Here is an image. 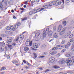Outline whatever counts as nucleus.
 I'll list each match as a JSON object with an SVG mask.
<instances>
[{"label":"nucleus","instance_id":"nucleus-1","mask_svg":"<svg viewBox=\"0 0 74 74\" xmlns=\"http://www.w3.org/2000/svg\"><path fill=\"white\" fill-rule=\"evenodd\" d=\"M49 32V28H47L46 29H44L43 35L40 36V38L41 40H43L46 37V34H48Z\"/></svg>","mask_w":74,"mask_h":74},{"label":"nucleus","instance_id":"nucleus-2","mask_svg":"<svg viewBox=\"0 0 74 74\" xmlns=\"http://www.w3.org/2000/svg\"><path fill=\"white\" fill-rule=\"evenodd\" d=\"M69 59V58L67 59L66 61V62L67 63L68 66H72L73 65V61Z\"/></svg>","mask_w":74,"mask_h":74},{"label":"nucleus","instance_id":"nucleus-3","mask_svg":"<svg viewBox=\"0 0 74 74\" xmlns=\"http://www.w3.org/2000/svg\"><path fill=\"white\" fill-rule=\"evenodd\" d=\"M32 41H31L30 42V40H29V39H27L25 43L26 46H32Z\"/></svg>","mask_w":74,"mask_h":74},{"label":"nucleus","instance_id":"nucleus-4","mask_svg":"<svg viewBox=\"0 0 74 74\" xmlns=\"http://www.w3.org/2000/svg\"><path fill=\"white\" fill-rule=\"evenodd\" d=\"M21 25V23L18 22L15 25V26H14V27L12 28L13 29H12V30H13V31H14V29L16 30V29L18 27V26H20Z\"/></svg>","mask_w":74,"mask_h":74},{"label":"nucleus","instance_id":"nucleus-5","mask_svg":"<svg viewBox=\"0 0 74 74\" xmlns=\"http://www.w3.org/2000/svg\"><path fill=\"white\" fill-rule=\"evenodd\" d=\"M40 32H38L35 35V37L36 38H37L36 39V41H39V40H40V39H38V40H37V39L38 38V36H40Z\"/></svg>","mask_w":74,"mask_h":74},{"label":"nucleus","instance_id":"nucleus-6","mask_svg":"<svg viewBox=\"0 0 74 74\" xmlns=\"http://www.w3.org/2000/svg\"><path fill=\"white\" fill-rule=\"evenodd\" d=\"M54 58H51L49 59V61L50 63H53L54 62Z\"/></svg>","mask_w":74,"mask_h":74},{"label":"nucleus","instance_id":"nucleus-7","mask_svg":"<svg viewBox=\"0 0 74 74\" xmlns=\"http://www.w3.org/2000/svg\"><path fill=\"white\" fill-rule=\"evenodd\" d=\"M52 33H53L52 31L51 30L49 31V32L48 34V36L49 37H51V36H52Z\"/></svg>","mask_w":74,"mask_h":74},{"label":"nucleus","instance_id":"nucleus-8","mask_svg":"<svg viewBox=\"0 0 74 74\" xmlns=\"http://www.w3.org/2000/svg\"><path fill=\"white\" fill-rule=\"evenodd\" d=\"M51 3L53 5H56V6H57V1H53L51 2Z\"/></svg>","mask_w":74,"mask_h":74},{"label":"nucleus","instance_id":"nucleus-9","mask_svg":"<svg viewBox=\"0 0 74 74\" xmlns=\"http://www.w3.org/2000/svg\"><path fill=\"white\" fill-rule=\"evenodd\" d=\"M34 48H38V45L37 44L34 43L33 44Z\"/></svg>","mask_w":74,"mask_h":74},{"label":"nucleus","instance_id":"nucleus-10","mask_svg":"<svg viewBox=\"0 0 74 74\" xmlns=\"http://www.w3.org/2000/svg\"><path fill=\"white\" fill-rule=\"evenodd\" d=\"M7 42L9 44H10L11 42H12V39L11 38H10V39L7 41Z\"/></svg>","mask_w":74,"mask_h":74},{"label":"nucleus","instance_id":"nucleus-11","mask_svg":"<svg viewBox=\"0 0 74 74\" xmlns=\"http://www.w3.org/2000/svg\"><path fill=\"white\" fill-rule=\"evenodd\" d=\"M61 29H62V25H60L58 28V32H60Z\"/></svg>","mask_w":74,"mask_h":74},{"label":"nucleus","instance_id":"nucleus-12","mask_svg":"<svg viewBox=\"0 0 74 74\" xmlns=\"http://www.w3.org/2000/svg\"><path fill=\"white\" fill-rule=\"evenodd\" d=\"M57 6H58V5H60L61 4H62V2L61 1H59V0H57Z\"/></svg>","mask_w":74,"mask_h":74},{"label":"nucleus","instance_id":"nucleus-13","mask_svg":"<svg viewBox=\"0 0 74 74\" xmlns=\"http://www.w3.org/2000/svg\"><path fill=\"white\" fill-rule=\"evenodd\" d=\"M71 51L72 52H74V42L73 44L72 48H71Z\"/></svg>","mask_w":74,"mask_h":74},{"label":"nucleus","instance_id":"nucleus-14","mask_svg":"<svg viewBox=\"0 0 74 74\" xmlns=\"http://www.w3.org/2000/svg\"><path fill=\"white\" fill-rule=\"evenodd\" d=\"M49 53L50 54H51V55H54V54L56 53V52L55 51H51Z\"/></svg>","mask_w":74,"mask_h":74},{"label":"nucleus","instance_id":"nucleus-15","mask_svg":"<svg viewBox=\"0 0 74 74\" xmlns=\"http://www.w3.org/2000/svg\"><path fill=\"white\" fill-rule=\"evenodd\" d=\"M29 48L27 47H24V51H26V52H27V51H29Z\"/></svg>","mask_w":74,"mask_h":74},{"label":"nucleus","instance_id":"nucleus-16","mask_svg":"<svg viewBox=\"0 0 74 74\" xmlns=\"http://www.w3.org/2000/svg\"><path fill=\"white\" fill-rule=\"evenodd\" d=\"M53 37L55 38H57L58 37V34L57 33H55L53 34Z\"/></svg>","mask_w":74,"mask_h":74},{"label":"nucleus","instance_id":"nucleus-17","mask_svg":"<svg viewBox=\"0 0 74 74\" xmlns=\"http://www.w3.org/2000/svg\"><path fill=\"white\" fill-rule=\"evenodd\" d=\"M64 32H65V30H63L61 32H60V35H62V34H63L64 33Z\"/></svg>","mask_w":74,"mask_h":74},{"label":"nucleus","instance_id":"nucleus-18","mask_svg":"<svg viewBox=\"0 0 74 74\" xmlns=\"http://www.w3.org/2000/svg\"><path fill=\"white\" fill-rule=\"evenodd\" d=\"M58 62L60 64H62L64 63V61L63 60L59 61Z\"/></svg>","mask_w":74,"mask_h":74},{"label":"nucleus","instance_id":"nucleus-19","mask_svg":"<svg viewBox=\"0 0 74 74\" xmlns=\"http://www.w3.org/2000/svg\"><path fill=\"white\" fill-rule=\"evenodd\" d=\"M62 24L64 25V26H66V21H63Z\"/></svg>","mask_w":74,"mask_h":74},{"label":"nucleus","instance_id":"nucleus-20","mask_svg":"<svg viewBox=\"0 0 74 74\" xmlns=\"http://www.w3.org/2000/svg\"><path fill=\"white\" fill-rule=\"evenodd\" d=\"M11 28L10 27V26H8L6 27V30H10Z\"/></svg>","mask_w":74,"mask_h":74},{"label":"nucleus","instance_id":"nucleus-21","mask_svg":"<svg viewBox=\"0 0 74 74\" xmlns=\"http://www.w3.org/2000/svg\"><path fill=\"white\" fill-rule=\"evenodd\" d=\"M0 9L1 10H3V6L0 3Z\"/></svg>","mask_w":74,"mask_h":74},{"label":"nucleus","instance_id":"nucleus-22","mask_svg":"<svg viewBox=\"0 0 74 74\" xmlns=\"http://www.w3.org/2000/svg\"><path fill=\"white\" fill-rule=\"evenodd\" d=\"M66 73H68L69 74H73V73H73V72L72 71H67V72H66Z\"/></svg>","mask_w":74,"mask_h":74},{"label":"nucleus","instance_id":"nucleus-23","mask_svg":"<svg viewBox=\"0 0 74 74\" xmlns=\"http://www.w3.org/2000/svg\"><path fill=\"white\" fill-rule=\"evenodd\" d=\"M53 67L54 69H59L60 68L58 66H54Z\"/></svg>","mask_w":74,"mask_h":74},{"label":"nucleus","instance_id":"nucleus-24","mask_svg":"<svg viewBox=\"0 0 74 74\" xmlns=\"http://www.w3.org/2000/svg\"><path fill=\"white\" fill-rule=\"evenodd\" d=\"M32 12H34V14H36V13H37V10L34 9L33 10Z\"/></svg>","mask_w":74,"mask_h":74},{"label":"nucleus","instance_id":"nucleus-25","mask_svg":"<svg viewBox=\"0 0 74 74\" xmlns=\"http://www.w3.org/2000/svg\"><path fill=\"white\" fill-rule=\"evenodd\" d=\"M65 56H66V57H69L70 56V55L69 54H66L65 55Z\"/></svg>","mask_w":74,"mask_h":74},{"label":"nucleus","instance_id":"nucleus-26","mask_svg":"<svg viewBox=\"0 0 74 74\" xmlns=\"http://www.w3.org/2000/svg\"><path fill=\"white\" fill-rule=\"evenodd\" d=\"M43 7H45V9L47 8H48V5H46L45 6H44Z\"/></svg>","mask_w":74,"mask_h":74},{"label":"nucleus","instance_id":"nucleus-27","mask_svg":"<svg viewBox=\"0 0 74 74\" xmlns=\"http://www.w3.org/2000/svg\"><path fill=\"white\" fill-rule=\"evenodd\" d=\"M6 69V68L4 67H2L1 69V71H2V70H5Z\"/></svg>","mask_w":74,"mask_h":74},{"label":"nucleus","instance_id":"nucleus-28","mask_svg":"<svg viewBox=\"0 0 74 74\" xmlns=\"http://www.w3.org/2000/svg\"><path fill=\"white\" fill-rule=\"evenodd\" d=\"M74 41V38H72V39H71L70 40V41L71 42H73V41Z\"/></svg>","mask_w":74,"mask_h":74},{"label":"nucleus","instance_id":"nucleus-29","mask_svg":"<svg viewBox=\"0 0 74 74\" xmlns=\"http://www.w3.org/2000/svg\"><path fill=\"white\" fill-rule=\"evenodd\" d=\"M57 48H56V47H54V48H53L52 50H53V51H56V50H57Z\"/></svg>","mask_w":74,"mask_h":74},{"label":"nucleus","instance_id":"nucleus-30","mask_svg":"<svg viewBox=\"0 0 74 74\" xmlns=\"http://www.w3.org/2000/svg\"><path fill=\"white\" fill-rule=\"evenodd\" d=\"M27 20V17H25L22 20V21H26Z\"/></svg>","mask_w":74,"mask_h":74},{"label":"nucleus","instance_id":"nucleus-31","mask_svg":"<svg viewBox=\"0 0 74 74\" xmlns=\"http://www.w3.org/2000/svg\"><path fill=\"white\" fill-rule=\"evenodd\" d=\"M27 20V17H25L22 20V21H26Z\"/></svg>","mask_w":74,"mask_h":74},{"label":"nucleus","instance_id":"nucleus-32","mask_svg":"<svg viewBox=\"0 0 74 74\" xmlns=\"http://www.w3.org/2000/svg\"><path fill=\"white\" fill-rule=\"evenodd\" d=\"M68 45H69V46H70L71 45V43L70 42H69L68 43Z\"/></svg>","mask_w":74,"mask_h":74},{"label":"nucleus","instance_id":"nucleus-33","mask_svg":"<svg viewBox=\"0 0 74 74\" xmlns=\"http://www.w3.org/2000/svg\"><path fill=\"white\" fill-rule=\"evenodd\" d=\"M36 11H37V12H39V11H41V9H40V8L38 9Z\"/></svg>","mask_w":74,"mask_h":74},{"label":"nucleus","instance_id":"nucleus-34","mask_svg":"<svg viewBox=\"0 0 74 74\" xmlns=\"http://www.w3.org/2000/svg\"><path fill=\"white\" fill-rule=\"evenodd\" d=\"M33 12H29V15H32L33 14Z\"/></svg>","mask_w":74,"mask_h":74},{"label":"nucleus","instance_id":"nucleus-35","mask_svg":"<svg viewBox=\"0 0 74 74\" xmlns=\"http://www.w3.org/2000/svg\"><path fill=\"white\" fill-rule=\"evenodd\" d=\"M62 44H64L65 43V40H62V42H61Z\"/></svg>","mask_w":74,"mask_h":74},{"label":"nucleus","instance_id":"nucleus-36","mask_svg":"<svg viewBox=\"0 0 74 74\" xmlns=\"http://www.w3.org/2000/svg\"><path fill=\"white\" fill-rule=\"evenodd\" d=\"M12 45L13 46H15L16 44L15 43H12Z\"/></svg>","mask_w":74,"mask_h":74},{"label":"nucleus","instance_id":"nucleus-37","mask_svg":"<svg viewBox=\"0 0 74 74\" xmlns=\"http://www.w3.org/2000/svg\"><path fill=\"white\" fill-rule=\"evenodd\" d=\"M8 46L9 47V48H11V47H12V45H8Z\"/></svg>","mask_w":74,"mask_h":74},{"label":"nucleus","instance_id":"nucleus-38","mask_svg":"<svg viewBox=\"0 0 74 74\" xmlns=\"http://www.w3.org/2000/svg\"><path fill=\"white\" fill-rule=\"evenodd\" d=\"M19 38L18 37L16 39V41H17V42H18V40H19Z\"/></svg>","mask_w":74,"mask_h":74},{"label":"nucleus","instance_id":"nucleus-39","mask_svg":"<svg viewBox=\"0 0 74 74\" xmlns=\"http://www.w3.org/2000/svg\"><path fill=\"white\" fill-rule=\"evenodd\" d=\"M2 45V46H5V43L4 42L1 43Z\"/></svg>","mask_w":74,"mask_h":74},{"label":"nucleus","instance_id":"nucleus-40","mask_svg":"<svg viewBox=\"0 0 74 74\" xmlns=\"http://www.w3.org/2000/svg\"><path fill=\"white\" fill-rule=\"evenodd\" d=\"M73 36V35L71 34L69 36V38H72Z\"/></svg>","mask_w":74,"mask_h":74},{"label":"nucleus","instance_id":"nucleus-41","mask_svg":"<svg viewBox=\"0 0 74 74\" xmlns=\"http://www.w3.org/2000/svg\"><path fill=\"white\" fill-rule=\"evenodd\" d=\"M7 58L8 59H9L10 58V56L9 55H8L7 56Z\"/></svg>","mask_w":74,"mask_h":74},{"label":"nucleus","instance_id":"nucleus-42","mask_svg":"<svg viewBox=\"0 0 74 74\" xmlns=\"http://www.w3.org/2000/svg\"><path fill=\"white\" fill-rule=\"evenodd\" d=\"M66 51V49H64L61 51V52H65Z\"/></svg>","mask_w":74,"mask_h":74},{"label":"nucleus","instance_id":"nucleus-43","mask_svg":"<svg viewBox=\"0 0 74 74\" xmlns=\"http://www.w3.org/2000/svg\"><path fill=\"white\" fill-rule=\"evenodd\" d=\"M27 65H28V66H31V64H30L29 63V62H27Z\"/></svg>","mask_w":74,"mask_h":74},{"label":"nucleus","instance_id":"nucleus-44","mask_svg":"<svg viewBox=\"0 0 74 74\" xmlns=\"http://www.w3.org/2000/svg\"><path fill=\"white\" fill-rule=\"evenodd\" d=\"M4 1V0H0V3H2Z\"/></svg>","mask_w":74,"mask_h":74},{"label":"nucleus","instance_id":"nucleus-45","mask_svg":"<svg viewBox=\"0 0 74 74\" xmlns=\"http://www.w3.org/2000/svg\"><path fill=\"white\" fill-rule=\"evenodd\" d=\"M23 62L25 63V64H26V60H23Z\"/></svg>","mask_w":74,"mask_h":74},{"label":"nucleus","instance_id":"nucleus-46","mask_svg":"<svg viewBox=\"0 0 74 74\" xmlns=\"http://www.w3.org/2000/svg\"><path fill=\"white\" fill-rule=\"evenodd\" d=\"M47 71H49V70L48 69H47L46 71H45V73H47Z\"/></svg>","mask_w":74,"mask_h":74},{"label":"nucleus","instance_id":"nucleus-47","mask_svg":"<svg viewBox=\"0 0 74 74\" xmlns=\"http://www.w3.org/2000/svg\"><path fill=\"white\" fill-rule=\"evenodd\" d=\"M66 73H64L62 72H60L59 73V74H65Z\"/></svg>","mask_w":74,"mask_h":74},{"label":"nucleus","instance_id":"nucleus-48","mask_svg":"<svg viewBox=\"0 0 74 74\" xmlns=\"http://www.w3.org/2000/svg\"><path fill=\"white\" fill-rule=\"evenodd\" d=\"M1 51H4V48H3V47H1Z\"/></svg>","mask_w":74,"mask_h":74},{"label":"nucleus","instance_id":"nucleus-49","mask_svg":"<svg viewBox=\"0 0 74 74\" xmlns=\"http://www.w3.org/2000/svg\"><path fill=\"white\" fill-rule=\"evenodd\" d=\"M59 47H60V45H58L57 46H56V48H57V49H58V48H59Z\"/></svg>","mask_w":74,"mask_h":74},{"label":"nucleus","instance_id":"nucleus-50","mask_svg":"<svg viewBox=\"0 0 74 74\" xmlns=\"http://www.w3.org/2000/svg\"><path fill=\"white\" fill-rule=\"evenodd\" d=\"M65 48H66V49L68 48L69 46H68L65 45Z\"/></svg>","mask_w":74,"mask_h":74},{"label":"nucleus","instance_id":"nucleus-51","mask_svg":"<svg viewBox=\"0 0 74 74\" xmlns=\"http://www.w3.org/2000/svg\"><path fill=\"white\" fill-rule=\"evenodd\" d=\"M34 56L35 58H37V55H36V54H34Z\"/></svg>","mask_w":74,"mask_h":74},{"label":"nucleus","instance_id":"nucleus-52","mask_svg":"<svg viewBox=\"0 0 74 74\" xmlns=\"http://www.w3.org/2000/svg\"><path fill=\"white\" fill-rule=\"evenodd\" d=\"M56 29V27L54 26V30H55Z\"/></svg>","mask_w":74,"mask_h":74},{"label":"nucleus","instance_id":"nucleus-53","mask_svg":"<svg viewBox=\"0 0 74 74\" xmlns=\"http://www.w3.org/2000/svg\"><path fill=\"white\" fill-rule=\"evenodd\" d=\"M44 57H45V56H41L40 58H44Z\"/></svg>","mask_w":74,"mask_h":74},{"label":"nucleus","instance_id":"nucleus-54","mask_svg":"<svg viewBox=\"0 0 74 74\" xmlns=\"http://www.w3.org/2000/svg\"><path fill=\"white\" fill-rule=\"evenodd\" d=\"M20 36H21L23 38H24V35H20Z\"/></svg>","mask_w":74,"mask_h":74},{"label":"nucleus","instance_id":"nucleus-55","mask_svg":"<svg viewBox=\"0 0 74 74\" xmlns=\"http://www.w3.org/2000/svg\"><path fill=\"white\" fill-rule=\"evenodd\" d=\"M1 36H2V37H4L5 36V35H4V34H2Z\"/></svg>","mask_w":74,"mask_h":74},{"label":"nucleus","instance_id":"nucleus-56","mask_svg":"<svg viewBox=\"0 0 74 74\" xmlns=\"http://www.w3.org/2000/svg\"><path fill=\"white\" fill-rule=\"evenodd\" d=\"M64 47V45H62V46H61V48H63Z\"/></svg>","mask_w":74,"mask_h":74},{"label":"nucleus","instance_id":"nucleus-57","mask_svg":"<svg viewBox=\"0 0 74 74\" xmlns=\"http://www.w3.org/2000/svg\"><path fill=\"white\" fill-rule=\"evenodd\" d=\"M20 10H24V9L23 8H20Z\"/></svg>","mask_w":74,"mask_h":74},{"label":"nucleus","instance_id":"nucleus-58","mask_svg":"<svg viewBox=\"0 0 74 74\" xmlns=\"http://www.w3.org/2000/svg\"><path fill=\"white\" fill-rule=\"evenodd\" d=\"M49 6L51 7V6H52V4H49Z\"/></svg>","mask_w":74,"mask_h":74},{"label":"nucleus","instance_id":"nucleus-59","mask_svg":"<svg viewBox=\"0 0 74 74\" xmlns=\"http://www.w3.org/2000/svg\"><path fill=\"white\" fill-rule=\"evenodd\" d=\"M72 59L73 60H73H74V57H72Z\"/></svg>","mask_w":74,"mask_h":74},{"label":"nucleus","instance_id":"nucleus-60","mask_svg":"<svg viewBox=\"0 0 74 74\" xmlns=\"http://www.w3.org/2000/svg\"><path fill=\"white\" fill-rule=\"evenodd\" d=\"M44 9H45V8H42L40 10V11H42V10H44Z\"/></svg>","mask_w":74,"mask_h":74},{"label":"nucleus","instance_id":"nucleus-61","mask_svg":"<svg viewBox=\"0 0 74 74\" xmlns=\"http://www.w3.org/2000/svg\"><path fill=\"white\" fill-rule=\"evenodd\" d=\"M8 33V31H6L5 32V33H6V34H7V33Z\"/></svg>","mask_w":74,"mask_h":74},{"label":"nucleus","instance_id":"nucleus-62","mask_svg":"<svg viewBox=\"0 0 74 74\" xmlns=\"http://www.w3.org/2000/svg\"><path fill=\"white\" fill-rule=\"evenodd\" d=\"M16 65L17 66H19V64H16Z\"/></svg>","mask_w":74,"mask_h":74},{"label":"nucleus","instance_id":"nucleus-63","mask_svg":"<svg viewBox=\"0 0 74 74\" xmlns=\"http://www.w3.org/2000/svg\"><path fill=\"white\" fill-rule=\"evenodd\" d=\"M62 8H64V5H62Z\"/></svg>","mask_w":74,"mask_h":74},{"label":"nucleus","instance_id":"nucleus-64","mask_svg":"<svg viewBox=\"0 0 74 74\" xmlns=\"http://www.w3.org/2000/svg\"><path fill=\"white\" fill-rule=\"evenodd\" d=\"M12 12H14V10H12Z\"/></svg>","mask_w":74,"mask_h":74}]
</instances>
